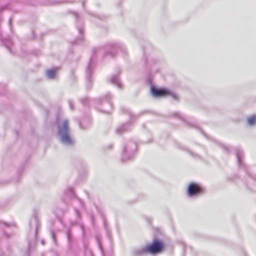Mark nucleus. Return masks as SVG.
Returning <instances> with one entry per match:
<instances>
[{"mask_svg": "<svg viewBox=\"0 0 256 256\" xmlns=\"http://www.w3.org/2000/svg\"><path fill=\"white\" fill-rule=\"evenodd\" d=\"M74 15H75V16H76V20H78V13H75L74 14Z\"/></svg>", "mask_w": 256, "mask_h": 256, "instance_id": "nucleus-26", "label": "nucleus"}, {"mask_svg": "<svg viewBox=\"0 0 256 256\" xmlns=\"http://www.w3.org/2000/svg\"><path fill=\"white\" fill-rule=\"evenodd\" d=\"M236 156L237 158L238 163L239 166H242V158L243 156V152L242 150L238 148L236 150Z\"/></svg>", "mask_w": 256, "mask_h": 256, "instance_id": "nucleus-13", "label": "nucleus"}, {"mask_svg": "<svg viewBox=\"0 0 256 256\" xmlns=\"http://www.w3.org/2000/svg\"><path fill=\"white\" fill-rule=\"evenodd\" d=\"M84 248L86 251V253L88 254V256H92V252L88 250H87L88 245L84 242Z\"/></svg>", "mask_w": 256, "mask_h": 256, "instance_id": "nucleus-21", "label": "nucleus"}, {"mask_svg": "<svg viewBox=\"0 0 256 256\" xmlns=\"http://www.w3.org/2000/svg\"><path fill=\"white\" fill-rule=\"evenodd\" d=\"M56 71L54 69L48 70L46 72V77L50 80H54L56 76Z\"/></svg>", "mask_w": 256, "mask_h": 256, "instance_id": "nucleus-15", "label": "nucleus"}, {"mask_svg": "<svg viewBox=\"0 0 256 256\" xmlns=\"http://www.w3.org/2000/svg\"><path fill=\"white\" fill-rule=\"evenodd\" d=\"M81 103H82L84 106H87L89 105L90 101L88 98H84L81 100Z\"/></svg>", "mask_w": 256, "mask_h": 256, "instance_id": "nucleus-20", "label": "nucleus"}, {"mask_svg": "<svg viewBox=\"0 0 256 256\" xmlns=\"http://www.w3.org/2000/svg\"><path fill=\"white\" fill-rule=\"evenodd\" d=\"M110 94H108L103 98H100L98 101L100 103L102 104V108H98L100 111L106 114H109L112 110V106L110 100Z\"/></svg>", "mask_w": 256, "mask_h": 256, "instance_id": "nucleus-6", "label": "nucleus"}, {"mask_svg": "<svg viewBox=\"0 0 256 256\" xmlns=\"http://www.w3.org/2000/svg\"><path fill=\"white\" fill-rule=\"evenodd\" d=\"M41 243H42V244H43V245H44V240H41Z\"/></svg>", "mask_w": 256, "mask_h": 256, "instance_id": "nucleus-27", "label": "nucleus"}, {"mask_svg": "<svg viewBox=\"0 0 256 256\" xmlns=\"http://www.w3.org/2000/svg\"><path fill=\"white\" fill-rule=\"evenodd\" d=\"M109 48H118L120 50L124 52V53H126V50L124 48V46H120L118 44H113L110 43L107 44L106 45L104 46H98L96 48H94L92 50V52L94 54H96L97 53H98L100 52L101 51L103 50L104 48L106 50H108Z\"/></svg>", "mask_w": 256, "mask_h": 256, "instance_id": "nucleus-8", "label": "nucleus"}, {"mask_svg": "<svg viewBox=\"0 0 256 256\" xmlns=\"http://www.w3.org/2000/svg\"><path fill=\"white\" fill-rule=\"evenodd\" d=\"M188 151L191 154V155L194 156V154L192 152H190L189 150Z\"/></svg>", "mask_w": 256, "mask_h": 256, "instance_id": "nucleus-30", "label": "nucleus"}, {"mask_svg": "<svg viewBox=\"0 0 256 256\" xmlns=\"http://www.w3.org/2000/svg\"><path fill=\"white\" fill-rule=\"evenodd\" d=\"M137 146L134 142H128L124 144L122 154V161L124 162L131 160L134 156Z\"/></svg>", "mask_w": 256, "mask_h": 256, "instance_id": "nucleus-2", "label": "nucleus"}, {"mask_svg": "<svg viewBox=\"0 0 256 256\" xmlns=\"http://www.w3.org/2000/svg\"><path fill=\"white\" fill-rule=\"evenodd\" d=\"M78 31L80 32V28H78Z\"/></svg>", "mask_w": 256, "mask_h": 256, "instance_id": "nucleus-31", "label": "nucleus"}, {"mask_svg": "<svg viewBox=\"0 0 256 256\" xmlns=\"http://www.w3.org/2000/svg\"><path fill=\"white\" fill-rule=\"evenodd\" d=\"M174 116L175 117L178 118L182 120H183L184 122H186L187 124H189L187 120L179 112L174 113Z\"/></svg>", "mask_w": 256, "mask_h": 256, "instance_id": "nucleus-19", "label": "nucleus"}, {"mask_svg": "<svg viewBox=\"0 0 256 256\" xmlns=\"http://www.w3.org/2000/svg\"><path fill=\"white\" fill-rule=\"evenodd\" d=\"M51 236H52V238L54 240V242H56V236H55L54 233L52 232H51Z\"/></svg>", "mask_w": 256, "mask_h": 256, "instance_id": "nucleus-23", "label": "nucleus"}, {"mask_svg": "<svg viewBox=\"0 0 256 256\" xmlns=\"http://www.w3.org/2000/svg\"><path fill=\"white\" fill-rule=\"evenodd\" d=\"M80 228H81V229H82V228H83L82 226V225H81V226H80Z\"/></svg>", "mask_w": 256, "mask_h": 256, "instance_id": "nucleus-33", "label": "nucleus"}, {"mask_svg": "<svg viewBox=\"0 0 256 256\" xmlns=\"http://www.w3.org/2000/svg\"><path fill=\"white\" fill-rule=\"evenodd\" d=\"M148 253L146 246L142 248H136L132 250V254L134 256H141Z\"/></svg>", "mask_w": 256, "mask_h": 256, "instance_id": "nucleus-11", "label": "nucleus"}, {"mask_svg": "<svg viewBox=\"0 0 256 256\" xmlns=\"http://www.w3.org/2000/svg\"><path fill=\"white\" fill-rule=\"evenodd\" d=\"M81 128H85L86 126L84 124V120L83 119L82 120H81Z\"/></svg>", "mask_w": 256, "mask_h": 256, "instance_id": "nucleus-24", "label": "nucleus"}, {"mask_svg": "<svg viewBox=\"0 0 256 256\" xmlns=\"http://www.w3.org/2000/svg\"><path fill=\"white\" fill-rule=\"evenodd\" d=\"M110 82L112 84L116 86L119 88H122V86L118 76L117 74L112 75L110 78Z\"/></svg>", "mask_w": 256, "mask_h": 256, "instance_id": "nucleus-10", "label": "nucleus"}, {"mask_svg": "<svg viewBox=\"0 0 256 256\" xmlns=\"http://www.w3.org/2000/svg\"><path fill=\"white\" fill-rule=\"evenodd\" d=\"M80 204H81V208H82L83 206V205H84L82 201H81Z\"/></svg>", "mask_w": 256, "mask_h": 256, "instance_id": "nucleus-29", "label": "nucleus"}, {"mask_svg": "<svg viewBox=\"0 0 256 256\" xmlns=\"http://www.w3.org/2000/svg\"><path fill=\"white\" fill-rule=\"evenodd\" d=\"M130 123L128 122L125 124L120 126L117 128L116 130V133L118 134H122V132H124L128 129V128L130 126Z\"/></svg>", "mask_w": 256, "mask_h": 256, "instance_id": "nucleus-14", "label": "nucleus"}, {"mask_svg": "<svg viewBox=\"0 0 256 256\" xmlns=\"http://www.w3.org/2000/svg\"><path fill=\"white\" fill-rule=\"evenodd\" d=\"M4 46L10 51V46L12 44V40L10 38H4L1 40Z\"/></svg>", "mask_w": 256, "mask_h": 256, "instance_id": "nucleus-16", "label": "nucleus"}, {"mask_svg": "<svg viewBox=\"0 0 256 256\" xmlns=\"http://www.w3.org/2000/svg\"><path fill=\"white\" fill-rule=\"evenodd\" d=\"M39 225V222L38 218V216L36 214H34L33 216L30 220V228L34 227L35 228V232L36 234H37L38 232V228Z\"/></svg>", "mask_w": 256, "mask_h": 256, "instance_id": "nucleus-9", "label": "nucleus"}, {"mask_svg": "<svg viewBox=\"0 0 256 256\" xmlns=\"http://www.w3.org/2000/svg\"><path fill=\"white\" fill-rule=\"evenodd\" d=\"M11 22H12V20H11V19H10V20H9V24H10V25L11 24Z\"/></svg>", "mask_w": 256, "mask_h": 256, "instance_id": "nucleus-28", "label": "nucleus"}, {"mask_svg": "<svg viewBox=\"0 0 256 256\" xmlns=\"http://www.w3.org/2000/svg\"><path fill=\"white\" fill-rule=\"evenodd\" d=\"M65 193L67 196L70 197L75 196V193L72 188H68L65 191Z\"/></svg>", "mask_w": 256, "mask_h": 256, "instance_id": "nucleus-18", "label": "nucleus"}, {"mask_svg": "<svg viewBox=\"0 0 256 256\" xmlns=\"http://www.w3.org/2000/svg\"><path fill=\"white\" fill-rule=\"evenodd\" d=\"M150 92L152 96L156 98L170 96L176 100H178L179 99V97L176 94L164 88H157L152 86L150 87Z\"/></svg>", "mask_w": 256, "mask_h": 256, "instance_id": "nucleus-3", "label": "nucleus"}, {"mask_svg": "<svg viewBox=\"0 0 256 256\" xmlns=\"http://www.w3.org/2000/svg\"><path fill=\"white\" fill-rule=\"evenodd\" d=\"M112 147V145L109 146V148H110Z\"/></svg>", "mask_w": 256, "mask_h": 256, "instance_id": "nucleus-32", "label": "nucleus"}, {"mask_svg": "<svg viewBox=\"0 0 256 256\" xmlns=\"http://www.w3.org/2000/svg\"><path fill=\"white\" fill-rule=\"evenodd\" d=\"M188 195L189 197H196L204 193L202 187L199 184L191 182L187 188Z\"/></svg>", "mask_w": 256, "mask_h": 256, "instance_id": "nucleus-4", "label": "nucleus"}, {"mask_svg": "<svg viewBox=\"0 0 256 256\" xmlns=\"http://www.w3.org/2000/svg\"><path fill=\"white\" fill-rule=\"evenodd\" d=\"M95 66V62L94 58H90L86 70V89L90 90L92 88V82L90 80V76L93 73V70Z\"/></svg>", "mask_w": 256, "mask_h": 256, "instance_id": "nucleus-7", "label": "nucleus"}, {"mask_svg": "<svg viewBox=\"0 0 256 256\" xmlns=\"http://www.w3.org/2000/svg\"><path fill=\"white\" fill-rule=\"evenodd\" d=\"M148 253L156 254L160 252L164 248V244L158 239H154L151 244L146 246Z\"/></svg>", "mask_w": 256, "mask_h": 256, "instance_id": "nucleus-5", "label": "nucleus"}, {"mask_svg": "<svg viewBox=\"0 0 256 256\" xmlns=\"http://www.w3.org/2000/svg\"><path fill=\"white\" fill-rule=\"evenodd\" d=\"M126 112H128V116H130V118L131 119L132 118V117L134 116L130 112H129L128 110H126Z\"/></svg>", "mask_w": 256, "mask_h": 256, "instance_id": "nucleus-25", "label": "nucleus"}, {"mask_svg": "<svg viewBox=\"0 0 256 256\" xmlns=\"http://www.w3.org/2000/svg\"><path fill=\"white\" fill-rule=\"evenodd\" d=\"M66 236L68 242V248L70 251H72L73 250V239L72 234L70 230H68L66 232Z\"/></svg>", "mask_w": 256, "mask_h": 256, "instance_id": "nucleus-12", "label": "nucleus"}, {"mask_svg": "<svg viewBox=\"0 0 256 256\" xmlns=\"http://www.w3.org/2000/svg\"><path fill=\"white\" fill-rule=\"evenodd\" d=\"M57 134L59 141L64 146L72 147L75 144V140L72 134L69 122L67 120H62L58 125Z\"/></svg>", "mask_w": 256, "mask_h": 256, "instance_id": "nucleus-1", "label": "nucleus"}, {"mask_svg": "<svg viewBox=\"0 0 256 256\" xmlns=\"http://www.w3.org/2000/svg\"><path fill=\"white\" fill-rule=\"evenodd\" d=\"M32 244L29 243L28 244V252H30V250H32Z\"/></svg>", "mask_w": 256, "mask_h": 256, "instance_id": "nucleus-22", "label": "nucleus"}, {"mask_svg": "<svg viewBox=\"0 0 256 256\" xmlns=\"http://www.w3.org/2000/svg\"><path fill=\"white\" fill-rule=\"evenodd\" d=\"M247 124L250 126H254L256 124V116H252L247 120Z\"/></svg>", "mask_w": 256, "mask_h": 256, "instance_id": "nucleus-17", "label": "nucleus"}]
</instances>
